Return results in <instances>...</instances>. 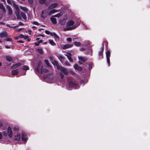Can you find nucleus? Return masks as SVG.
Instances as JSON below:
<instances>
[{
	"label": "nucleus",
	"instance_id": "1",
	"mask_svg": "<svg viewBox=\"0 0 150 150\" xmlns=\"http://www.w3.org/2000/svg\"><path fill=\"white\" fill-rule=\"evenodd\" d=\"M74 22L72 20L69 21L66 23V27L64 29V30L66 31L72 30L75 28L76 26L74 25Z\"/></svg>",
	"mask_w": 150,
	"mask_h": 150
},
{
	"label": "nucleus",
	"instance_id": "2",
	"mask_svg": "<svg viewBox=\"0 0 150 150\" xmlns=\"http://www.w3.org/2000/svg\"><path fill=\"white\" fill-rule=\"evenodd\" d=\"M49 9H45L41 12L40 15L41 18L43 19L45 18L47 15H49Z\"/></svg>",
	"mask_w": 150,
	"mask_h": 150
},
{
	"label": "nucleus",
	"instance_id": "3",
	"mask_svg": "<svg viewBox=\"0 0 150 150\" xmlns=\"http://www.w3.org/2000/svg\"><path fill=\"white\" fill-rule=\"evenodd\" d=\"M57 67L58 69H59L61 71H62L65 74L67 75L68 74V71L67 70V69L63 67H59L57 66Z\"/></svg>",
	"mask_w": 150,
	"mask_h": 150
},
{
	"label": "nucleus",
	"instance_id": "4",
	"mask_svg": "<svg viewBox=\"0 0 150 150\" xmlns=\"http://www.w3.org/2000/svg\"><path fill=\"white\" fill-rule=\"evenodd\" d=\"M21 139L23 141L25 142H26L28 139V137L25 133L23 132L22 133Z\"/></svg>",
	"mask_w": 150,
	"mask_h": 150
},
{
	"label": "nucleus",
	"instance_id": "5",
	"mask_svg": "<svg viewBox=\"0 0 150 150\" xmlns=\"http://www.w3.org/2000/svg\"><path fill=\"white\" fill-rule=\"evenodd\" d=\"M106 57L108 63V64L109 66L110 65V52L109 50H108L107 52L106 53Z\"/></svg>",
	"mask_w": 150,
	"mask_h": 150
},
{
	"label": "nucleus",
	"instance_id": "6",
	"mask_svg": "<svg viewBox=\"0 0 150 150\" xmlns=\"http://www.w3.org/2000/svg\"><path fill=\"white\" fill-rule=\"evenodd\" d=\"M67 56L68 59L70 62H73V59L71 57V54L70 52H67L66 54H65Z\"/></svg>",
	"mask_w": 150,
	"mask_h": 150
},
{
	"label": "nucleus",
	"instance_id": "7",
	"mask_svg": "<svg viewBox=\"0 0 150 150\" xmlns=\"http://www.w3.org/2000/svg\"><path fill=\"white\" fill-rule=\"evenodd\" d=\"M74 67L76 70H77L79 71H81L82 70V68L80 66H78L77 64H76L74 65Z\"/></svg>",
	"mask_w": 150,
	"mask_h": 150
},
{
	"label": "nucleus",
	"instance_id": "8",
	"mask_svg": "<svg viewBox=\"0 0 150 150\" xmlns=\"http://www.w3.org/2000/svg\"><path fill=\"white\" fill-rule=\"evenodd\" d=\"M7 131L8 135L10 138H11L12 136V132L11 128L10 127H8V128Z\"/></svg>",
	"mask_w": 150,
	"mask_h": 150
},
{
	"label": "nucleus",
	"instance_id": "9",
	"mask_svg": "<svg viewBox=\"0 0 150 150\" xmlns=\"http://www.w3.org/2000/svg\"><path fill=\"white\" fill-rule=\"evenodd\" d=\"M52 36L54 38L56 41H59V36L54 33H52Z\"/></svg>",
	"mask_w": 150,
	"mask_h": 150
},
{
	"label": "nucleus",
	"instance_id": "10",
	"mask_svg": "<svg viewBox=\"0 0 150 150\" xmlns=\"http://www.w3.org/2000/svg\"><path fill=\"white\" fill-rule=\"evenodd\" d=\"M58 6L57 3H54L51 4L48 7L49 9H52L55 8Z\"/></svg>",
	"mask_w": 150,
	"mask_h": 150
},
{
	"label": "nucleus",
	"instance_id": "11",
	"mask_svg": "<svg viewBox=\"0 0 150 150\" xmlns=\"http://www.w3.org/2000/svg\"><path fill=\"white\" fill-rule=\"evenodd\" d=\"M7 34L6 32H3L0 33V37L1 38L6 37L7 36Z\"/></svg>",
	"mask_w": 150,
	"mask_h": 150
},
{
	"label": "nucleus",
	"instance_id": "12",
	"mask_svg": "<svg viewBox=\"0 0 150 150\" xmlns=\"http://www.w3.org/2000/svg\"><path fill=\"white\" fill-rule=\"evenodd\" d=\"M69 86L71 88H74L75 89L77 88L76 87V83L74 82H70L69 83Z\"/></svg>",
	"mask_w": 150,
	"mask_h": 150
},
{
	"label": "nucleus",
	"instance_id": "13",
	"mask_svg": "<svg viewBox=\"0 0 150 150\" xmlns=\"http://www.w3.org/2000/svg\"><path fill=\"white\" fill-rule=\"evenodd\" d=\"M20 134L17 133L15 136L14 140L16 141H18L20 140Z\"/></svg>",
	"mask_w": 150,
	"mask_h": 150
},
{
	"label": "nucleus",
	"instance_id": "14",
	"mask_svg": "<svg viewBox=\"0 0 150 150\" xmlns=\"http://www.w3.org/2000/svg\"><path fill=\"white\" fill-rule=\"evenodd\" d=\"M0 9H1L4 13L6 12V10L3 4L2 3L0 4Z\"/></svg>",
	"mask_w": 150,
	"mask_h": 150
},
{
	"label": "nucleus",
	"instance_id": "15",
	"mask_svg": "<svg viewBox=\"0 0 150 150\" xmlns=\"http://www.w3.org/2000/svg\"><path fill=\"white\" fill-rule=\"evenodd\" d=\"M78 59L79 60L83 62H85L87 60V59L86 57L81 56H79Z\"/></svg>",
	"mask_w": 150,
	"mask_h": 150
},
{
	"label": "nucleus",
	"instance_id": "16",
	"mask_svg": "<svg viewBox=\"0 0 150 150\" xmlns=\"http://www.w3.org/2000/svg\"><path fill=\"white\" fill-rule=\"evenodd\" d=\"M66 20L64 19H61L59 21L60 24L62 25H64L66 23Z\"/></svg>",
	"mask_w": 150,
	"mask_h": 150
},
{
	"label": "nucleus",
	"instance_id": "17",
	"mask_svg": "<svg viewBox=\"0 0 150 150\" xmlns=\"http://www.w3.org/2000/svg\"><path fill=\"white\" fill-rule=\"evenodd\" d=\"M7 8L8 10L9 14L10 15H11L12 13V10L11 7L7 5Z\"/></svg>",
	"mask_w": 150,
	"mask_h": 150
},
{
	"label": "nucleus",
	"instance_id": "18",
	"mask_svg": "<svg viewBox=\"0 0 150 150\" xmlns=\"http://www.w3.org/2000/svg\"><path fill=\"white\" fill-rule=\"evenodd\" d=\"M6 59L7 61L10 62L12 60V58L9 56H5Z\"/></svg>",
	"mask_w": 150,
	"mask_h": 150
},
{
	"label": "nucleus",
	"instance_id": "19",
	"mask_svg": "<svg viewBox=\"0 0 150 150\" xmlns=\"http://www.w3.org/2000/svg\"><path fill=\"white\" fill-rule=\"evenodd\" d=\"M43 67H41V73H47L48 72V70L45 69H43Z\"/></svg>",
	"mask_w": 150,
	"mask_h": 150
},
{
	"label": "nucleus",
	"instance_id": "20",
	"mask_svg": "<svg viewBox=\"0 0 150 150\" xmlns=\"http://www.w3.org/2000/svg\"><path fill=\"white\" fill-rule=\"evenodd\" d=\"M57 10L55 9H53L51 11H50V12L49 11V15L50 16L52 14H53L57 12Z\"/></svg>",
	"mask_w": 150,
	"mask_h": 150
},
{
	"label": "nucleus",
	"instance_id": "21",
	"mask_svg": "<svg viewBox=\"0 0 150 150\" xmlns=\"http://www.w3.org/2000/svg\"><path fill=\"white\" fill-rule=\"evenodd\" d=\"M21 65V64L20 63H18L16 64H15L13 65L12 67H11V68L12 69H16L19 67Z\"/></svg>",
	"mask_w": 150,
	"mask_h": 150
},
{
	"label": "nucleus",
	"instance_id": "22",
	"mask_svg": "<svg viewBox=\"0 0 150 150\" xmlns=\"http://www.w3.org/2000/svg\"><path fill=\"white\" fill-rule=\"evenodd\" d=\"M72 46V45L71 44L65 45L63 47V49H65L71 47Z\"/></svg>",
	"mask_w": 150,
	"mask_h": 150
},
{
	"label": "nucleus",
	"instance_id": "23",
	"mask_svg": "<svg viewBox=\"0 0 150 150\" xmlns=\"http://www.w3.org/2000/svg\"><path fill=\"white\" fill-rule=\"evenodd\" d=\"M21 15L22 18L24 19L25 20L26 19V16L25 14L23 12H21Z\"/></svg>",
	"mask_w": 150,
	"mask_h": 150
},
{
	"label": "nucleus",
	"instance_id": "24",
	"mask_svg": "<svg viewBox=\"0 0 150 150\" xmlns=\"http://www.w3.org/2000/svg\"><path fill=\"white\" fill-rule=\"evenodd\" d=\"M18 71L17 69L13 70L12 71L11 73L13 75H17L18 73Z\"/></svg>",
	"mask_w": 150,
	"mask_h": 150
},
{
	"label": "nucleus",
	"instance_id": "25",
	"mask_svg": "<svg viewBox=\"0 0 150 150\" xmlns=\"http://www.w3.org/2000/svg\"><path fill=\"white\" fill-rule=\"evenodd\" d=\"M50 20L53 23L56 24L57 23V21L56 18H51Z\"/></svg>",
	"mask_w": 150,
	"mask_h": 150
},
{
	"label": "nucleus",
	"instance_id": "26",
	"mask_svg": "<svg viewBox=\"0 0 150 150\" xmlns=\"http://www.w3.org/2000/svg\"><path fill=\"white\" fill-rule=\"evenodd\" d=\"M62 15H63V13L62 12H61L60 13L57 14H56L55 15L52 16V17L59 18L60 16H62Z\"/></svg>",
	"mask_w": 150,
	"mask_h": 150
},
{
	"label": "nucleus",
	"instance_id": "27",
	"mask_svg": "<svg viewBox=\"0 0 150 150\" xmlns=\"http://www.w3.org/2000/svg\"><path fill=\"white\" fill-rule=\"evenodd\" d=\"M74 44L75 45V46H77V47H79L81 45V44L80 42H74Z\"/></svg>",
	"mask_w": 150,
	"mask_h": 150
},
{
	"label": "nucleus",
	"instance_id": "28",
	"mask_svg": "<svg viewBox=\"0 0 150 150\" xmlns=\"http://www.w3.org/2000/svg\"><path fill=\"white\" fill-rule=\"evenodd\" d=\"M20 8L24 11L25 12L27 11H28V9L25 7H23L22 6H21L20 7Z\"/></svg>",
	"mask_w": 150,
	"mask_h": 150
},
{
	"label": "nucleus",
	"instance_id": "29",
	"mask_svg": "<svg viewBox=\"0 0 150 150\" xmlns=\"http://www.w3.org/2000/svg\"><path fill=\"white\" fill-rule=\"evenodd\" d=\"M40 62L38 64V67L35 69V71L37 72H39L40 71Z\"/></svg>",
	"mask_w": 150,
	"mask_h": 150
},
{
	"label": "nucleus",
	"instance_id": "30",
	"mask_svg": "<svg viewBox=\"0 0 150 150\" xmlns=\"http://www.w3.org/2000/svg\"><path fill=\"white\" fill-rule=\"evenodd\" d=\"M49 42L50 44L53 46H54L56 45L55 42L52 40H50Z\"/></svg>",
	"mask_w": 150,
	"mask_h": 150
},
{
	"label": "nucleus",
	"instance_id": "31",
	"mask_svg": "<svg viewBox=\"0 0 150 150\" xmlns=\"http://www.w3.org/2000/svg\"><path fill=\"white\" fill-rule=\"evenodd\" d=\"M58 58L61 61H62L64 59V57L62 55H59L58 57Z\"/></svg>",
	"mask_w": 150,
	"mask_h": 150
},
{
	"label": "nucleus",
	"instance_id": "32",
	"mask_svg": "<svg viewBox=\"0 0 150 150\" xmlns=\"http://www.w3.org/2000/svg\"><path fill=\"white\" fill-rule=\"evenodd\" d=\"M15 13L16 15H20L19 9H18L15 10Z\"/></svg>",
	"mask_w": 150,
	"mask_h": 150
},
{
	"label": "nucleus",
	"instance_id": "33",
	"mask_svg": "<svg viewBox=\"0 0 150 150\" xmlns=\"http://www.w3.org/2000/svg\"><path fill=\"white\" fill-rule=\"evenodd\" d=\"M45 64H46L47 66L48 67H50V64L48 62V61L47 60L45 59Z\"/></svg>",
	"mask_w": 150,
	"mask_h": 150
},
{
	"label": "nucleus",
	"instance_id": "34",
	"mask_svg": "<svg viewBox=\"0 0 150 150\" xmlns=\"http://www.w3.org/2000/svg\"><path fill=\"white\" fill-rule=\"evenodd\" d=\"M37 50L39 53L40 54H42L43 53V51L41 49H37Z\"/></svg>",
	"mask_w": 150,
	"mask_h": 150
},
{
	"label": "nucleus",
	"instance_id": "35",
	"mask_svg": "<svg viewBox=\"0 0 150 150\" xmlns=\"http://www.w3.org/2000/svg\"><path fill=\"white\" fill-rule=\"evenodd\" d=\"M103 54V50L102 49L100 51H99V52L98 53V54H99V56L100 57L102 56Z\"/></svg>",
	"mask_w": 150,
	"mask_h": 150
},
{
	"label": "nucleus",
	"instance_id": "36",
	"mask_svg": "<svg viewBox=\"0 0 150 150\" xmlns=\"http://www.w3.org/2000/svg\"><path fill=\"white\" fill-rule=\"evenodd\" d=\"M45 33L47 34H48V35H50L51 36H52L51 34L53 33L50 32L49 31L47 30H46L45 31Z\"/></svg>",
	"mask_w": 150,
	"mask_h": 150
},
{
	"label": "nucleus",
	"instance_id": "37",
	"mask_svg": "<svg viewBox=\"0 0 150 150\" xmlns=\"http://www.w3.org/2000/svg\"><path fill=\"white\" fill-rule=\"evenodd\" d=\"M23 69L24 70H27L28 69V67L27 66H24L23 67Z\"/></svg>",
	"mask_w": 150,
	"mask_h": 150
},
{
	"label": "nucleus",
	"instance_id": "38",
	"mask_svg": "<svg viewBox=\"0 0 150 150\" xmlns=\"http://www.w3.org/2000/svg\"><path fill=\"white\" fill-rule=\"evenodd\" d=\"M46 0H39L40 3L41 4H44L45 3Z\"/></svg>",
	"mask_w": 150,
	"mask_h": 150
},
{
	"label": "nucleus",
	"instance_id": "39",
	"mask_svg": "<svg viewBox=\"0 0 150 150\" xmlns=\"http://www.w3.org/2000/svg\"><path fill=\"white\" fill-rule=\"evenodd\" d=\"M13 6L14 8L15 9V10L18 9H19L18 6L16 4H14Z\"/></svg>",
	"mask_w": 150,
	"mask_h": 150
},
{
	"label": "nucleus",
	"instance_id": "40",
	"mask_svg": "<svg viewBox=\"0 0 150 150\" xmlns=\"http://www.w3.org/2000/svg\"><path fill=\"white\" fill-rule=\"evenodd\" d=\"M6 40L7 41H12V40L11 38H7L6 39Z\"/></svg>",
	"mask_w": 150,
	"mask_h": 150
},
{
	"label": "nucleus",
	"instance_id": "41",
	"mask_svg": "<svg viewBox=\"0 0 150 150\" xmlns=\"http://www.w3.org/2000/svg\"><path fill=\"white\" fill-rule=\"evenodd\" d=\"M67 41L68 42H71L72 40V39L70 38H67Z\"/></svg>",
	"mask_w": 150,
	"mask_h": 150
},
{
	"label": "nucleus",
	"instance_id": "42",
	"mask_svg": "<svg viewBox=\"0 0 150 150\" xmlns=\"http://www.w3.org/2000/svg\"><path fill=\"white\" fill-rule=\"evenodd\" d=\"M3 135L5 136H6L7 135V134L6 132H3Z\"/></svg>",
	"mask_w": 150,
	"mask_h": 150
},
{
	"label": "nucleus",
	"instance_id": "43",
	"mask_svg": "<svg viewBox=\"0 0 150 150\" xmlns=\"http://www.w3.org/2000/svg\"><path fill=\"white\" fill-rule=\"evenodd\" d=\"M33 24H35V25H39V23H38L37 22H33Z\"/></svg>",
	"mask_w": 150,
	"mask_h": 150
},
{
	"label": "nucleus",
	"instance_id": "44",
	"mask_svg": "<svg viewBox=\"0 0 150 150\" xmlns=\"http://www.w3.org/2000/svg\"><path fill=\"white\" fill-rule=\"evenodd\" d=\"M85 50V48L83 47L79 49L81 51H84Z\"/></svg>",
	"mask_w": 150,
	"mask_h": 150
},
{
	"label": "nucleus",
	"instance_id": "45",
	"mask_svg": "<svg viewBox=\"0 0 150 150\" xmlns=\"http://www.w3.org/2000/svg\"><path fill=\"white\" fill-rule=\"evenodd\" d=\"M64 64L68 66H70L69 64L67 62H65L64 63Z\"/></svg>",
	"mask_w": 150,
	"mask_h": 150
},
{
	"label": "nucleus",
	"instance_id": "46",
	"mask_svg": "<svg viewBox=\"0 0 150 150\" xmlns=\"http://www.w3.org/2000/svg\"><path fill=\"white\" fill-rule=\"evenodd\" d=\"M28 2L30 4H32L33 3V0H28Z\"/></svg>",
	"mask_w": 150,
	"mask_h": 150
},
{
	"label": "nucleus",
	"instance_id": "47",
	"mask_svg": "<svg viewBox=\"0 0 150 150\" xmlns=\"http://www.w3.org/2000/svg\"><path fill=\"white\" fill-rule=\"evenodd\" d=\"M24 35H22V34H21L20 35H19V37H20V38H24Z\"/></svg>",
	"mask_w": 150,
	"mask_h": 150
},
{
	"label": "nucleus",
	"instance_id": "48",
	"mask_svg": "<svg viewBox=\"0 0 150 150\" xmlns=\"http://www.w3.org/2000/svg\"><path fill=\"white\" fill-rule=\"evenodd\" d=\"M17 16V18L18 19H21V17L20 16V15H16Z\"/></svg>",
	"mask_w": 150,
	"mask_h": 150
},
{
	"label": "nucleus",
	"instance_id": "49",
	"mask_svg": "<svg viewBox=\"0 0 150 150\" xmlns=\"http://www.w3.org/2000/svg\"><path fill=\"white\" fill-rule=\"evenodd\" d=\"M28 36H24V38L25 40L28 39Z\"/></svg>",
	"mask_w": 150,
	"mask_h": 150
},
{
	"label": "nucleus",
	"instance_id": "50",
	"mask_svg": "<svg viewBox=\"0 0 150 150\" xmlns=\"http://www.w3.org/2000/svg\"><path fill=\"white\" fill-rule=\"evenodd\" d=\"M60 76L61 78L62 79L64 77V75L62 73H60Z\"/></svg>",
	"mask_w": 150,
	"mask_h": 150
},
{
	"label": "nucleus",
	"instance_id": "51",
	"mask_svg": "<svg viewBox=\"0 0 150 150\" xmlns=\"http://www.w3.org/2000/svg\"><path fill=\"white\" fill-rule=\"evenodd\" d=\"M23 25V23L22 22H20L19 23V24H18V25Z\"/></svg>",
	"mask_w": 150,
	"mask_h": 150
},
{
	"label": "nucleus",
	"instance_id": "52",
	"mask_svg": "<svg viewBox=\"0 0 150 150\" xmlns=\"http://www.w3.org/2000/svg\"><path fill=\"white\" fill-rule=\"evenodd\" d=\"M3 15L2 14H0V20H1L3 18Z\"/></svg>",
	"mask_w": 150,
	"mask_h": 150
},
{
	"label": "nucleus",
	"instance_id": "53",
	"mask_svg": "<svg viewBox=\"0 0 150 150\" xmlns=\"http://www.w3.org/2000/svg\"><path fill=\"white\" fill-rule=\"evenodd\" d=\"M35 45L37 46H39V42H38V43L35 42Z\"/></svg>",
	"mask_w": 150,
	"mask_h": 150
},
{
	"label": "nucleus",
	"instance_id": "54",
	"mask_svg": "<svg viewBox=\"0 0 150 150\" xmlns=\"http://www.w3.org/2000/svg\"><path fill=\"white\" fill-rule=\"evenodd\" d=\"M18 42L19 43H23L24 42L22 40H20L18 41Z\"/></svg>",
	"mask_w": 150,
	"mask_h": 150
},
{
	"label": "nucleus",
	"instance_id": "55",
	"mask_svg": "<svg viewBox=\"0 0 150 150\" xmlns=\"http://www.w3.org/2000/svg\"><path fill=\"white\" fill-rule=\"evenodd\" d=\"M78 63L80 65H81L82 64V63L80 61H79L78 62Z\"/></svg>",
	"mask_w": 150,
	"mask_h": 150
},
{
	"label": "nucleus",
	"instance_id": "56",
	"mask_svg": "<svg viewBox=\"0 0 150 150\" xmlns=\"http://www.w3.org/2000/svg\"><path fill=\"white\" fill-rule=\"evenodd\" d=\"M29 34H30L31 33V31L28 30L27 32Z\"/></svg>",
	"mask_w": 150,
	"mask_h": 150
},
{
	"label": "nucleus",
	"instance_id": "57",
	"mask_svg": "<svg viewBox=\"0 0 150 150\" xmlns=\"http://www.w3.org/2000/svg\"><path fill=\"white\" fill-rule=\"evenodd\" d=\"M19 38H20L19 36L16 37L15 38V39L16 40H17V39H19Z\"/></svg>",
	"mask_w": 150,
	"mask_h": 150
},
{
	"label": "nucleus",
	"instance_id": "58",
	"mask_svg": "<svg viewBox=\"0 0 150 150\" xmlns=\"http://www.w3.org/2000/svg\"><path fill=\"white\" fill-rule=\"evenodd\" d=\"M42 40H40L38 41V42L39 43H42Z\"/></svg>",
	"mask_w": 150,
	"mask_h": 150
},
{
	"label": "nucleus",
	"instance_id": "59",
	"mask_svg": "<svg viewBox=\"0 0 150 150\" xmlns=\"http://www.w3.org/2000/svg\"><path fill=\"white\" fill-rule=\"evenodd\" d=\"M5 47L6 48H7V49H8V48H10V47L9 46H5Z\"/></svg>",
	"mask_w": 150,
	"mask_h": 150
},
{
	"label": "nucleus",
	"instance_id": "60",
	"mask_svg": "<svg viewBox=\"0 0 150 150\" xmlns=\"http://www.w3.org/2000/svg\"><path fill=\"white\" fill-rule=\"evenodd\" d=\"M2 125V123L1 122H0V127H1Z\"/></svg>",
	"mask_w": 150,
	"mask_h": 150
},
{
	"label": "nucleus",
	"instance_id": "61",
	"mask_svg": "<svg viewBox=\"0 0 150 150\" xmlns=\"http://www.w3.org/2000/svg\"><path fill=\"white\" fill-rule=\"evenodd\" d=\"M2 138V134L0 133V139H1Z\"/></svg>",
	"mask_w": 150,
	"mask_h": 150
},
{
	"label": "nucleus",
	"instance_id": "62",
	"mask_svg": "<svg viewBox=\"0 0 150 150\" xmlns=\"http://www.w3.org/2000/svg\"><path fill=\"white\" fill-rule=\"evenodd\" d=\"M0 23L1 24H5V23H4L2 22H0Z\"/></svg>",
	"mask_w": 150,
	"mask_h": 150
},
{
	"label": "nucleus",
	"instance_id": "63",
	"mask_svg": "<svg viewBox=\"0 0 150 150\" xmlns=\"http://www.w3.org/2000/svg\"><path fill=\"white\" fill-rule=\"evenodd\" d=\"M40 39V38H36V40H38Z\"/></svg>",
	"mask_w": 150,
	"mask_h": 150
},
{
	"label": "nucleus",
	"instance_id": "64",
	"mask_svg": "<svg viewBox=\"0 0 150 150\" xmlns=\"http://www.w3.org/2000/svg\"><path fill=\"white\" fill-rule=\"evenodd\" d=\"M47 42H44L43 43V44H45V45H46V44H47Z\"/></svg>",
	"mask_w": 150,
	"mask_h": 150
}]
</instances>
